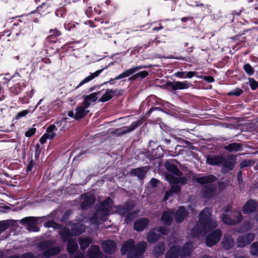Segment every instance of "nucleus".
Segmentation results:
<instances>
[{"instance_id":"obj_18","label":"nucleus","mask_w":258,"mask_h":258,"mask_svg":"<svg viewBox=\"0 0 258 258\" xmlns=\"http://www.w3.org/2000/svg\"><path fill=\"white\" fill-rule=\"evenodd\" d=\"M217 180V178L213 174L197 177L195 180L201 185H208L213 184Z\"/></svg>"},{"instance_id":"obj_49","label":"nucleus","mask_w":258,"mask_h":258,"mask_svg":"<svg viewBox=\"0 0 258 258\" xmlns=\"http://www.w3.org/2000/svg\"><path fill=\"white\" fill-rule=\"evenodd\" d=\"M99 209L102 216H107L109 215L110 208L101 203Z\"/></svg>"},{"instance_id":"obj_51","label":"nucleus","mask_w":258,"mask_h":258,"mask_svg":"<svg viewBox=\"0 0 258 258\" xmlns=\"http://www.w3.org/2000/svg\"><path fill=\"white\" fill-rule=\"evenodd\" d=\"M243 69L246 74L248 76H251L254 73V70L248 63L245 64L243 67Z\"/></svg>"},{"instance_id":"obj_55","label":"nucleus","mask_w":258,"mask_h":258,"mask_svg":"<svg viewBox=\"0 0 258 258\" xmlns=\"http://www.w3.org/2000/svg\"><path fill=\"white\" fill-rule=\"evenodd\" d=\"M171 186L170 188L169 189L171 193H175V194H179L181 192V188L180 185H177V184H174Z\"/></svg>"},{"instance_id":"obj_14","label":"nucleus","mask_w":258,"mask_h":258,"mask_svg":"<svg viewBox=\"0 0 258 258\" xmlns=\"http://www.w3.org/2000/svg\"><path fill=\"white\" fill-rule=\"evenodd\" d=\"M135 205L133 202H125L123 206L119 205L116 206L117 213L121 217H125L127 213L134 210Z\"/></svg>"},{"instance_id":"obj_40","label":"nucleus","mask_w":258,"mask_h":258,"mask_svg":"<svg viewBox=\"0 0 258 258\" xmlns=\"http://www.w3.org/2000/svg\"><path fill=\"white\" fill-rule=\"evenodd\" d=\"M75 119L79 120L83 118L89 112V110H85L82 106H78L76 109Z\"/></svg>"},{"instance_id":"obj_26","label":"nucleus","mask_w":258,"mask_h":258,"mask_svg":"<svg viewBox=\"0 0 258 258\" xmlns=\"http://www.w3.org/2000/svg\"><path fill=\"white\" fill-rule=\"evenodd\" d=\"M88 258H102V252L99 246L97 245H91L88 251Z\"/></svg>"},{"instance_id":"obj_47","label":"nucleus","mask_w":258,"mask_h":258,"mask_svg":"<svg viewBox=\"0 0 258 258\" xmlns=\"http://www.w3.org/2000/svg\"><path fill=\"white\" fill-rule=\"evenodd\" d=\"M176 84V90H183L187 89L189 87L188 83H186V81L180 82L175 81Z\"/></svg>"},{"instance_id":"obj_24","label":"nucleus","mask_w":258,"mask_h":258,"mask_svg":"<svg viewBox=\"0 0 258 258\" xmlns=\"http://www.w3.org/2000/svg\"><path fill=\"white\" fill-rule=\"evenodd\" d=\"M61 251V248L59 246L54 247L50 246L42 252V255L45 258H50L57 255Z\"/></svg>"},{"instance_id":"obj_34","label":"nucleus","mask_w":258,"mask_h":258,"mask_svg":"<svg viewBox=\"0 0 258 258\" xmlns=\"http://www.w3.org/2000/svg\"><path fill=\"white\" fill-rule=\"evenodd\" d=\"M223 246L226 250H229L234 245V241L230 235L225 236L222 241Z\"/></svg>"},{"instance_id":"obj_52","label":"nucleus","mask_w":258,"mask_h":258,"mask_svg":"<svg viewBox=\"0 0 258 258\" xmlns=\"http://www.w3.org/2000/svg\"><path fill=\"white\" fill-rule=\"evenodd\" d=\"M243 92L242 89L240 88H236L235 90H232L231 91L227 93V95L228 96H235L236 97L239 96Z\"/></svg>"},{"instance_id":"obj_43","label":"nucleus","mask_w":258,"mask_h":258,"mask_svg":"<svg viewBox=\"0 0 258 258\" xmlns=\"http://www.w3.org/2000/svg\"><path fill=\"white\" fill-rule=\"evenodd\" d=\"M24 88L22 86L16 84H14L13 85L10 87L9 90L11 96H16L19 94Z\"/></svg>"},{"instance_id":"obj_54","label":"nucleus","mask_w":258,"mask_h":258,"mask_svg":"<svg viewBox=\"0 0 258 258\" xmlns=\"http://www.w3.org/2000/svg\"><path fill=\"white\" fill-rule=\"evenodd\" d=\"M76 43V42L75 41L67 42L59 49V51L60 52H62L64 51V49H68L70 48L73 49L74 48V45Z\"/></svg>"},{"instance_id":"obj_20","label":"nucleus","mask_w":258,"mask_h":258,"mask_svg":"<svg viewBox=\"0 0 258 258\" xmlns=\"http://www.w3.org/2000/svg\"><path fill=\"white\" fill-rule=\"evenodd\" d=\"M188 212L183 206H180L174 214L175 221L178 223H181L186 218Z\"/></svg>"},{"instance_id":"obj_42","label":"nucleus","mask_w":258,"mask_h":258,"mask_svg":"<svg viewBox=\"0 0 258 258\" xmlns=\"http://www.w3.org/2000/svg\"><path fill=\"white\" fill-rule=\"evenodd\" d=\"M60 235L62 240L64 242H68L69 240H72V234L70 229L68 228H64L60 232Z\"/></svg>"},{"instance_id":"obj_63","label":"nucleus","mask_w":258,"mask_h":258,"mask_svg":"<svg viewBox=\"0 0 258 258\" xmlns=\"http://www.w3.org/2000/svg\"><path fill=\"white\" fill-rule=\"evenodd\" d=\"M102 203L111 209L113 204V201L110 198L108 197Z\"/></svg>"},{"instance_id":"obj_41","label":"nucleus","mask_w":258,"mask_h":258,"mask_svg":"<svg viewBox=\"0 0 258 258\" xmlns=\"http://www.w3.org/2000/svg\"><path fill=\"white\" fill-rule=\"evenodd\" d=\"M139 210L130 211L125 216L124 221L126 223L130 224L139 216Z\"/></svg>"},{"instance_id":"obj_37","label":"nucleus","mask_w":258,"mask_h":258,"mask_svg":"<svg viewBox=\"0 0 258 258\" xmlns=\"http://www.w3.org/2000/svg\"><path fill=\"white\" fill-rule=\"evenodd\" d=\"M92 239L90 237H79L78 242L82 250H85L92 243Z\"/></svg>"},{"instance_id":"obj_1","label":"nucleus","mask_w":258,"mask_h":258,"mask_svg":"<svg viewBox=\"0 0 258 258\" xmlns=\"http://www.w3.org/2000/svg\"><path fill=\"white\" fill-rule=\"evenodd\" d=\"M216 220L212 218V210L210 208H205L200 213L199 222L192 229L191 234L194 236H200L212 231L217 227Z\"/></svg>"},{"instance_id":"obj_58","label":"nucleus","mask_w":258,"mask_h":258,"mask_svg":"<svg viewBox=\"0 0 258 258\" xmlns=\"http://www.w3.org/2000/svg\"><path fill=\"white\" fill-rule=\"evenodd\" d=\"M30 110H24L19 112L15 116V119L18 120L22 117H25L29 112Z\"/></svg>"},{"instance_id":"obj_33","label":"nucleus","mask_w":258,"mask_h":258,"mask_svg":"<svg viewBox=\"0 0 258 258\" xmlns=\"http://www.w3.org/2000/svg\"><path fill=\"white\" fill-rule=\"evenodd\" d=\"M165 250V244L162 242H158L154 247L153 252L154 255L158 257L161 256Z\"/></svg>"},{"instance_id":"obj_48","label":"nucleus","mask_w":258,"mask_h":258,"mask_svg":"<svg viewBox=\"0 0 258 258\" xmlns=\"http://www.w3.org/2000/svg\"><path fill=\"white\" fill-rule=\"evenodd\" d=\"M165 177L166 180L170 183L176 184L177 181V177L171 173L166 172L165 173Z\"/></svg>"},{"instance_id":"obj_2","label":"nucleus","mask_w":258,"mask_h":258,"mask_svg":"<svg viewBox=\"0 0 258 258\" xmlns=\"http://www.w3.org/2000/svg\"><path fill=\"white\" fill-rule=\"evenodd\" d=\"M30 31V28L25 26L22 21L18 20L13 24L10 32L9 30L6 31V32H8L6 36L9 37L11 35L13 37L24 36L28 34Z\"/></svg>"},{"instance_id":"obj_17","label":"nucleus","mask_w":258,"mask_h":258,"mask_svg":"<svg viewBox=\"0 0 258 258\" xmlns=\"http://www.w3.org/2000/svg\"><path fill=\"white\" fill-rule=\"evenodd\" d=\"M150 223V220L147 218H140L134 223V229L138 232L144 230Z\"/></svg>"},{"instance_id":"obj_13","label":"nucleus","mask_w":258,"mask_h":258,"mask_svg":"<svg viewBox=\"0 0 258 258\" xmlns=\"http://www.w3.org/2000/svg\"><path fill=\"white\" fill-rule=\"evenodd\" d=\"M224 160L222 163V171L225 173L233 169L236 164V158L234 156H229L227 158L224 157Z\"/></svg>"},{"instance_id":"obj_59","label":"nucleus","mask_w":258,"mask_h":258,"mask_svg":"<svg viewBox=\"0 0 258 258\" xmlns=\"http://www.w3.org/2000/svg\"><path fill=\"white\" fill-rule=\"evenodd\" d=\"M166 85L167 88L171 91H174L177 90L175 81H173V82L168 81V82H166Z\"/></svg>"},{"instance_id":"obj_23","label":"nucleus","mask_w":258,"mask_h":258,"mask_svg":"<svg viewBox=\"0 0 258 258\" xmlns=\"http://www.w3.org/2000/svg\"><path fill=\"white\" fill-rule=\"evenodd\" d=\"M135 246V241L133 239H130L122 244L120 252L122 255L127 254V257L130 251H132L133 248Z\"/></svg>"},{"instance_id":"obj_12","label":"nucleus","mask_w":258,"mask_h":258,"mask_svg":"<svg viewBox=\"0 0 258 258\" xmlns=\"http://www.w3.org/2000/svg\"><path fill=\"white\" fill-rule=\"evenodd\" d=\"M258 209V203L255 200H248L243 206L242 212L244 214L254 213Z\"/></svg>"},{"instance_id":"obj_27","label":"nucleus","mask_w":258,"mask_h":258,"mask_svg":"<svg viewBox=\"0 0 258 258\" xmlns=\"http://www.w3.org/2000/svg\"><path fill=\"white\" fill-rule=\"evenodd\" d=\"M147 172V170L146 169V167L143 166L132 169L130 171V174L132 176L138 177L140 180H143Z\"/></svg>"},{"instance_id":"obj_11","label":"nucleus","mask_w":258,"mask_h":258,"mask_svg":"<svg viewBox=\"0 0 258 258\" xmlns=\"http://www.w3.org/2000/svg\"><path fill=\"white\" fill-rule=\"evenodd\" d=\"M222 234V231L220 229L212 231L206 238V245L211 247L216 244L220 240Z\"/></svg>"},{"instance_id":"obj_62","label":"nucleus","mask_w":258,"mask_h":258,"mask_svg":"<svg viewBox=\"0 0 258 258\" xmlns=\"http://www.w3.org/2000/svg\"><path fill=\"white\" fill-rule=\"evenodd\" d=\"M9 227V224L4 221L0 222V234Z\"/></svg>"},{"instance_id":"obj_35","label":"nucleus","mask_w":258,"mask_h":258,"mask_svg":"<svg viewBox=\"0 0 258 258\" xmlns=\"http://www.w3.org/2000/svg\"><path fill=\"white\" fill-rule=\"evenodd\" d=\"M224 149L230 152H237L242 150V146L240 143L234 142L225 146Z\"/></svg>"},{"instance_id":"obj_4","label":"nucleus","mask_w":258,"mask_h":258,"mask_svg":"<svg viewBox=\"0 0 258 258\" xmlns=\"http://www.w3.org/2000/svg\"><path fill=\"white\" fill-rule=\"evenodd\" d=\"M147 67L146 66H138L135 67H132L131 69H127L125 71L122 72L118 76H116L114 78H111L108 81L104 82L103 84H106L109 83L110 85H113L114 84V81L119 79H121L130 76L132 74H134L136 72L144 68H147Z\"/></svg>"},{"instance_id":"obj_7","label":"nucleus","mask_w":258,"mask_h":258,"mask_svg":"<svg viewBox=\"0 0 258 258\" xmlns=\"http://www.w3.org/2000/svg\"><path fill=\"white\" fill-rule=\"evenodd\" d=\"M83 201L81 203L80 207L83 211L91 208L96 201V198L93 194L86 193L81 196Z\"/></svg>"},{"instance_id":"obj_19","label":"nucleus","mask_w":258,"mask_h":258,"mask_svg":"<svg viewBox=\"0 0 258 258\" xmlns=\"http://www.w3.org/2000/svg\"><path fill=\"white\" fill-rule=\"evenodd\" d=\"M173 215L174 213L172 210L165 211L162 213L160 220L164 226L166 227L171 226L173 221Z\"/></svg>"},{"instance_id":"obj_32","label":"nucleus","mask_w":258,"mask_h":258,"mask_svg":"<svg viewBox=\"0 0 258 258\" xmlns=\"http://www.w3.org/2000/svg\"><path fill=\"white\" fill-rule=\"evenodd\" d=\"M64 27L66 30L72 32L74 35L81 32L80 24L78 23L75 24L73 22L65 23Z\"/></svg>"},{"instance_id":"obj_38","label":"nucleus","mask_w":258,"mask_h":258,"mask_svg":"<svg viewBox=\"0 0 258 258\" xmlns=\"http://www.w3.org/2000/svg\"><path fill=\"white\" fill-rule=\"evenodd\" d=\"M161 237V235L158 233L154 228L149 231L147 235V240L149 243H154L157 241Z\"/></svg>"},{"instance_id":"obj_31","label":"nucleus","mask_w":258,"mask_h":258,"mask_svg":"<svg viewBox=\"0 0 258 258\" xmlns=\"http://www.w3.org/2000/svg\"><path fill=\"white\" fill-rule=\"evenodd\" d=\"M164 166L165 168L167 171L172 173L174 175L178 176H180L182 175V172L178 169L177 167L175 164L167 161L165 163Z\"/></svg>"},{"instance_id":"obj_21","label":"nucleus","mask_w":258,"mask_h":258,"mask_svg":"<svg viewBox=\"0 0 258 258\" xmlns=\"http://www.w3.org/2000/svg\"><path fill=\"white\" fill-rule=\"evenodd\" d=\"M50 6L49 4L47 3H43L42 5L38 6L36 10L31 11L27 15L30 16L36 13H38L41 15H45L50 13Z\"/></svg>"},{"instance_id":"obj_10","label":"nucleus","mask_w":258,"mask_h":258,"mask_svg":"<svg viewBox=\"0 0 258 258\" xmlns=\"http://www.w3.org/2000/svg\"><path fill=\"white\" fill-rule=\"evenodd\" d=\"M255 234L253 233H247L239 236L236 239V245L238 247H244L249 244L254 239Z\"/></svg>"},{"instance_id":"obj_15","label":"nucleus","mask_w":258,"mask_h":258,"mask_svg":"<svg viewBox=\"0 0 258 258\" xmlns=\"http://www.w3.org/2000/svg\"><path fill=\"white\" fill-rule=\"evenodd\" d=\"M61 32L56 28L50 29L49 31V35L45 40V45L56 43L58 40V37L61 36Z\"/></svg>"},{"instance_id":"obj_44","label":"nucleus","mask_w":258,"mask_h":258,"mask_svg":"<svg viewBox=\"0 0 258 258\" xmlns=\"http://www.w3.org/2000/svg\"><path fill=\"white\" fill-rule=\"evenodd\" d=\"M67 10L65 7H60L56 10L55 15L57 17L64 18L67 14Z\"/></svg>"},{"instance_id":"obj_36","label":"nucleus","mask_w":258,"mask_h":258,"mask_svg":"<svg viewBox=\"0 0 258 258\" xmlns=\"http://www.w3.org/2000/svg\"><path fill=\"white\" fill-rule=\"evenodd\" d=\"M103 69H100L99 70H97L94 73L91 74V75L86 78H85L84 79H83L78 85L77 87V88L82 86V85H84L85 84L91 81L95 78L98 77L100 74L102 72Z\"/></svg>"},{"instance_id":"obj_56","label":"nucleus","mask_w":258,"mask_h":258,"mask_svg":"<svg viewBox=\"0 0 258 258\" xmlns=\"http://www.w3.org/2000/svg\"><path fill=\"white\" fill-rule=\"evenodd\" d=\"M94 20L96 22H100L101 24H108L109 23V19L107 17L105 16L95 18Z\"/></svg>"},{"instance_id":"obj_25","label":"nucleus","mask_w":258,"mask_h":258,"mask_svg":"<svg viewBox=\"0 0 258 258\" xmlns=\"http://www.w3.org/2000/svg\"><path fill=\"white\" fill-rule=\"evenodd\" d=\"M224 157L223 156H207L206 162L207 164L212 166H220L224 161Z\"/></svg>"},{"instance_id":"obj_22","label":"nucleus","mask_w":258,"mask_h":258,"mask_svg":"<svg viewBox=\"0 0 258 258\" xmlns=\"http://www.w3.org/2000/svg\"><path fill=\"white\" fill-rule=\"evenodd\" d=\"M121 93L120 91L117 89H107L106 92L99 99V102H105L111 99L113 96L117 95L118 96Z\"/></svg>"},{"instance_id":"obj_60","label":"nucleus","mask_w":258,"mask_h":258,"mask_svg":"<svg viewBox=\"0 0 258 258\" xmlns=\"http://www.w3.org/2000/svg\"><path fill=\"white\" fill-rule=\"evenodd\" d=\"M253 162L250 160H245L242 161L240 163V166L241 168L244 167H249L252 165Z\"/></svg>"},{"instance_id":"obj_64","label":"nucleus","mask_w":258,"mask_h":258,"mask_svg":"<svg viewBox=\"0 0 258 258\" xmlns=\"http://www.w3.org/2000/svg\"><path fill=\"white\" fill-rule=\"evenodd\" d=\"M21 258H37V257L32 252H28L23 253Z\"/></svg>"},{"instance_id":"obj_30","label":"nucleus","mask_w":258,"mask_h":258,"mask_svg":"<svg viewBox=\"0 0 258 258\" xmlns=\"http://www.w3.org/2000/svg\"><path fill=\"white\" fill-rule=\"evenodd\" d=\"M78 245L75 240H69L67 243V250L70 257H73V255L78 250Z\"/></svg>"},{"instance_id":"obj_61","label":"nucleus","mask_w":258,"mask_h":258,"mask_svg":"<svg viewBox=\"0 0 258 258\" xmlns=\"http://www.w3.org/2000/svg\"><path fill=\"white\" fill-rule=\"evenodd\" d=\"M36 132V128L34 127H31L25 133V136L26 137H31L34 135Z\"/></svg>"},{"instance_id":"obj_50","label":"nucleus","mask_w":258,"mask_h":258,"mask_svg":"<svg viewBox=\"0 0 258 258\" xmlns=\"http://www.w3.org/2000/svg\"><path fill=\"white\" fill-rule=\"evenodd\" d=\"M250 254L253 256H258V241L254 242L250 245Z\"/></svg>"},{"instance_id":"obj_3","label":"nucleus","mask_w":258,"mask_h":258,"mask_svg":"<svg viewBox=\"0 0 258 258\" xmlns=\"http://www.w3.org/2000/svg\"><path fill=\"white\" fill-rule=\"evenodd\" d=\"M27 74L28 72L25 69L17 70L14 75L11 77L9 82L25 88L27 84L26 78L27 77Z\"/></svg>"},{"instance_id":"obj_46","label":"nucleus","mask_w":258,"mask_h":258,"mask_svg":"<svg viewBox=\"0 0 258 258\" xmlns=\"http://www.w3.org/2000/svg\"><path fill=\"white\" fill-rule=\"evenodd\" d=\"M154 230L159 232L161 235H167L169 233V229L165 226L154 228Z\"/></svg>"},{"instance_id":"obj_53","label":"nucleus","mask_w":258,"mask_h":258,"mask_svg":"<svg viewBox=\"0 0 258 258\" xmlns=\"http://www.w3.org/2000/svg\"><path fill=\"white\" fill-rule=\"evenodd\" d=\"M100 94V92H94L90 94L89 95L84 96L88 101H92L93 102H95L97 99V95Z\"/></svg>"},{"instance_id":"obj_8","label":"nucleus","mask_w":258,"mask_h":258,"mask_svg":"<svg viewBox=\"0 0 258 258\" xmlns=\"http://www.w3.org/2000/svg\"><path fill=\"white\" fill-rule=\"evenodd\" d=\"M147 247V243L142 241L139 242L133 248V251H130L128 255V258H137L142 255L146 251Z\"/></svg>"},{"instance_id":"obj_9","label":"nucleus","mask_w":258,"mask_h":258,"mask_svg":"<svg viewBox=\"0 0 258 258\" xmlns=\"http://www.w3.org/2000/svg\"><path fill=\"white\" fill-rule=\"evenodd\" d=\"M217 186L215 184L204 185L201 190L203 197L207 200L213 199L216 196Z\"/></svg>"},{"instance_id":"obj_6","label":"nucleus","mask_w":258,"mask_h":258,"mask_svg":"<svg viewBox=\"0 0 258 258\" xmlns=\"http://www.w3.org/2000/svg\"><path fill=\"white\" fill-rule=\"evenodd\" d=\"M143 123V120L142 119H139L137 121L133 122L130 126H124L116 128L113 133L117 136L122 135L135 130L138 127L141 125Z\"/></svg>"},{"instance_id":"obj_29","label":"nucleus","mask_w":258,"mask_h":258,"mask_svg":"<svg viewBox=\"0 0 258 258\" xmlns=\"http://www.w3.org/2000/svg\"><path fill=\"white\" fill-rule=\"evenodd\" d=\"M180 254V247L177 245L171 246L167 251L165 258H178Z\"/></svg>"},{"instance_id":"obj_28","label":"nucleus","mask_w":258,"mask_h":258,"mask_svg":"<svg viewBox=\"0 0 258 258\" xmlns=\"http://www.w3.org/2000/svg\"><path fill=\"white\" fill-rule=\"evenodd\" d=\"M37 222L36 218L33 217H26L21 220L22 223L27 224L30 228L33 229L34 231H38V227L36 225Z\"/></svg>"},{"instance_id":"obj_39","label":"nucleus","mask_w":258,"mask_h":258,"mask_svg":"<svg viewBox=\"0 0 258 258\" xmlns=\"http://www.w3.org/2000/svg\"><path fill=\"white\" fill-rule=\"evenodd\" d=\"M53 244V242L51 240H44L38 243L37 247L39 250L44 251L50 246H52Z\"/></svg>"},{"instance_id":"obj_45","label":"nucleus","mask_w":258,"mask_h":258,"mask_svg":"<svg viewBox=\"0 0 258 258\" xmlns=\"http://www.w3.org/2000/svg\"><path fill=\"white\" fill-rule=\"evenodd\" d=\"M190 254V250L187 245L184 244L182 248H180L179 255L181 257H185L189 256Z\"/></svg>"},{"instance_id":"obj_57","label":"nucleus","mask_w":258,"mask_h":258,"mask_svg":"<svg viewBox=\"0 0 258 258\" xmlns=\"http://www.w3.org/2000/svg\"><path fill=\"white\" fill-rule=\"evenodd\" d=\"M249 86L252 90H255L258 88V82L253 78H249Z\"/></svg>"},{"instance_id":"obj_5","label":"nucleus","mask_w":258,"mask_h":258,"mask_svg":"<svg viewBox=\"0 0 258 258\" xmlns=\"http://www.w3.org/2000/svg\"><path fill=\"white\" fill-rule=\"evenodd\" d=\"M233 218L229 215L223 214L222 220L224 223L228 225H234L240 223L243 219V216L240 211H237L232 214Z\"/></svg>"},{"instance_id":"obj_16","label":"nucleus","mask_w":258,"mask_h":258,"mask_svg":"<svg viewBox=\"0 0 258 258\" xmlns=\"http://www.w3.org/2000/svg\"><path fill=\"white\" fill-rule=\"evenodd\" d=\"M102 248L104 252L107 254L114 253L116 249V242L110 239L104 240L102 242Z\"/></svg>"}]
</instances>
